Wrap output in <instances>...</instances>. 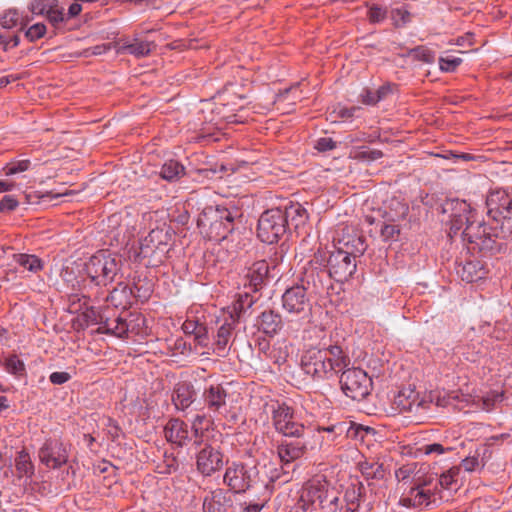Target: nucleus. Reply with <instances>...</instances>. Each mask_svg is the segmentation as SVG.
<instances>
[{
  "mask_svg": "<svg viewBox=\"0 0 512 512\" xmlns=\"http://www.w3.org/2000/svg\"><path fill=\"white\" fill-rule=\"evenodd\" d=\"M461 232L463 241L471 245L469 249L484 254H494L500 250V245L493 238L489 227L485 223H475L474 212L462 214L460 217L450 219V236Z\"/></svg>",
  "mask_w": 512,
  "mask_h": 512,
  "instance_id": "obj_1",
  "label": "nucleus"
},
{
  "mask_svg": "<svg viewBox=\"0 0 512 512\" xmlns=\"http://www.w3.org/2000/svg\"><path fill=\"white\" fill-rule=\"evenodd\" d=\"M487 215L492 223L487 224L491 235L505 239L512 235V189H495L486 197Z\"/></svg>",
  "mask_w": 512,
  "mask_h": 512,
  "instance_id": "obj_2",
  "label": "nucleus"
},
{
  "mask_svg": "<svg viewBox=\"0 0 512 512\" xmlns=\"http://www.w3.org/2000/svg\"><path fill=\"white\" fill-rule=\"evenodd\" d=\"M235 212L223 206H207L199 214L197 226L210 241H221L234 230Z\"/></svg>",
  "mask_w": 512,
  "mask_h": 512,
  "instance_id": "obj_3",
  "label": "nucleus"
},
{
  "mask_svg": "<svg viewBox=\"0 0 512 512\" xmlns=\"http://www.w3.org/2000/svg\"><path fill=\"white\" fill-rule=\"evenodd\" d=\"M223 483L234 494H242L266 484L260 479L258 467L240 461L227 462Z\"/></svg>",
  "mask_w": 512,
  "mask_h": 512,
  "instance_id": "obj_4",
  "label": "nucleus"
},
{
  "mask_svg": "<svg viewBox=\"0 0 512 512\" xmlns=\"http://www.w3.org/2000/svg\"><path fill=\"white\" fill-rule=\"evenodd\" d=\"M122 258L108 251H99L85 264V272L91 282L97 286L112 283L122 269Z\"/></svg>",
  "mask_w": 512,
  "mask_h": 512,
  "instance_id": "obj_5",
  "label": "nucleus"
},
{
  "mask_svg": "<svg viewBox=\"0 0 512 512\" xmlns=\"http://www.w3.org/2000/svg\"><path fill=\"white\" fill-rule=\"evenodd\" d=\"M171 234L169 229L155 228L140 242L138 256L148 259V264L156 266L162 263L169 252Z\"/></svg>",
  "mask_w": 512,
  "mask_h": 512,
  "instance_id": "obj_6",
  "label": "nucleus"
},
{
  "mask_svg": "<svg viewBox=\"0 0 512 512\" xmlns=\"http://www.w3.org/2000/svg\"><path fill=\"white\" fill-rule=\"evenodd\" d=\"M287 230L288 224L281 208L268 209L258 219L257 236L263 243H277Z\"/></svg>",
  "mask_w": 512,
  "mask_h": 512,
  "instance_id": "obj_7",
  "label": "nucleus"
},
{
  "mask_svg": "<svg viewBox=\"0 0 512 512\" xmlns=\"http://www.w3.org/2000/svg\"><path fill=\"white\" fill-rule=\"evenodd\" d=\"M272 425L284 437H301L306 435L307 428L299 422L292 407L286 403L272 406Z\"/></svg>",
  "mask_w": 512,
  "mask_h": 512,
  "instance_id": "obj_8",
  "label": "nucleus"
},
{
  "mask_svg": "<svg viewBox=\"0 0 512 512\" xmlns=\"http://www.w3.org/2000/svg\"><path fill=\"white\" fill-rule=\"evenodd\" d=\"M340 385L347 397L360 401L370 394L372 380L364 370L348 368L340 376Z\"/></svg>",
  "mask_w": 512,
  "mask_h": 512,
  "instance_id": "obj_9",
  "label": "nucleus"
},
{
  "mask_svg": "<svg viewBox=\"0 0 512 512\" xmlns=\"http://www.w3.org/2000/svg\"><path fill=\"white\" fill-rule=\"evenodd\" d=\"M69 452L70 444L65 443L61 437L51 436L39 448L38 458L47 468L58 469L68 462Z\"/></svg>",
  "mask_w": 512,
  "mask_h": 512,
  "instance_id": "obj_10",
  "label": "nucleus"
},
{
  "mask_svg": "<svg viewBox=\"0 0 512 512\" xmlns=\"http://www.w3.org/2000/svg\"><path fill=\"white\" fill-rule=\"evenodd\" d=\"M282 307L287 313L300 319L307 318L312 310L308 288L304 284H297L286 289L282 295Z\"/></svg>",
  "mask_w": 512,
  "mask_h": 512,
  "instance_id": "obj_11",
  "label": "nucleus"
},
{
  "mask_svg": "<svg viewBox=\"0 0 512 512\" xmlns=\"http://www.w3.org/2000/svg\"><path fill=\"white\" fill-rule=\"evenodd\" d=\"M254 302V299L248 292L239 295V299L234 305L235 315L231 314L230 321L226 320L217 331L215 346L219 355H223V352H225L235 324L240 318V314L245 311V306L246 308H250Z\"/></svg>",
  "mask_w": 512,
  "mask_h": 512,
  "instance_id": "obj_12",
  "label": "nucleus"
},
{
  "mask_svg": "<svg viewBox=\"0 0 512 512\" xmlns=\"http://www.w3.org/2000/svg\"><path fill=\"white\" fill-rule=\"evenodd\" d=\"M356 258L335 248L327 260L328 275L337 282L350 278L356 271Z\"/></svg>",
  "mask_w": 512,
  "mask_h": 512,
  "instance_id": "obj_13",
  "label": "nucleus"
},
{
  "mask_svg": "<svg viewBox=\"0 0 512 512\" xmlns=\"http://www.w3.org/2000/svg\"><path fill=\"white\" fill-rule=\"evenodd\" d=\"M224 466V454L220 447L205 444L196 455L197 470L204 476H211Z\"/></svg>",
  "mask_w": 512,
  "mask_h": 512,
  "instance_id": "obj_14",
  "label": "nucleus"
},
{
  "mask_svg": "<svg viewBox=\"0 0 512 512\" xmlns=\"http://www.w3.org/2000/svg\"><path fill=\"white\" fill-rule=\"evenodd\" d=\"M276 450L280 462L285 465L290 464L304 456L307 451V441L305 436L285 437L277 441Z\"/></svg>",
  "mask_w": 512,
  "mask_h": 512,
  "instance_id": "obj_15",
  "label": "nucleus"
},
{
  "mask_svg": "<svg viewBox=\"0 0 512 512\" xmlns=\"http://www.w3.org/2000/svg\"><path fill=\"white\" fill-rule=\"evenodd\" d=\"M430 402L420 398L419 393L413 389H404L394 398L393 406L399 413L418 414L429 408Z\"/></svg>",
  "mask_w": 512,
  "mask_h": 512,
  "instance_id": "obj_16",
  "label": "nucleus"
},
{
  "mask_svg": "<svg viewBox=\"0 0 512 512\" xmlns=\"http://www.w3.org/2000/svg\"><path fill=\"white\" fill-rule=\"evenodd\" d=\"M335 248L344 251L353 257H360L367 249L364 236L352 228L342 229V235L336 239Z\"/></svg>",
  "mask_w": 512,
  "mask_h": 512,
  "instance_id": "obj_17",
  "label": "nucleus"
},
{
  "mask_svg": "<svg viewBox=\"0 0 512 512\" xmlns=\"http://www.w3.org/2000/svg\"><path fill=\"white\" fill-rule=\"evenodd\" d=\"M227 396L221 384L210 385L203 392V401L210 412L223 415L227 412Z\"/></svg>",
  "mask_w": 512,
  "mask_h": 512,
  "instance_id": "obj_18",
  "label": "nucleus"
},
{
  "mask_svg": "<svg viewBox=\"0 0 512 512\" xmlns=\"http://www.w3.org/2000/svg\"><path fill=\"white\" fill-rule=\"evenodd\" d=\"M233 501L228 491L223 488L210 490L203 498V512H228Z\"/></svg>",
  "mask_w": 512,
  "mask_h": 512,
  "instance_id": "obj_19",
  "label": "nucleus"
},
{
  "mask_svg": "<svg viewBox=\"0 0 512 512\" xmlns=\"http://www.w3.org/2000/svg\"><path fill=\"white\" fill-rule=\"evenodd\" d=\"M321 430L329 434L328 440L330 441H335L342 435H346V437L351 439L363 440L364 434L368 431V428H364L350 421L323 427Z\"/></svg>",
  "mask_w": 512,
  "mask_h": 512,
  "instance_id": "obj_20",
  "label": "nucleus"
},
{
  "mask_svg": "<svg viewBox=\"0 0 512 512\" xmlns=\"http://www.w3.org/2000/svg\"><path fill=\"white\" fill-rule=\"evenodd\" d=\"M164 434L168 442L178 447H183L190 441L188 425L178 418H172L166 423Z\"/></svg>",
  "mask_w": 512,
  "mask_h": 512,
  "instance_id": "obj_21",
  "label": "nucleus"
},
{
  "mask_svg": "<svg viewBox=\"0 0 512 512\" xmlns=\"http://www.w3.org/2000/svg\"><path fill=\"white\" fill-rule=\"evenodd\" d=\"M269 274V264L266 260L254 262L245 275L244 286L249 287L251 291H259L267 279Z\"/></svg>",
  "mask_w": 512,
  "mask_h": 512,
  "instance_id": "obj_22",
  "label": "nucleus"
},
{
  "mask_svg": "<svg viewBox=\"0 0 512 512\" xmlns=\"http://www.w3.org/2000/svg\"><path fill=\"white\" fill-rule=\"evenodd\" d=\"M256 325L259 331L269 337H274L284 328V321L278 312L269 309L258 316Z\"/></svg>",
  "mask_w": 512,
  "mask_h": 512,
  "instance_id": "obj_23",
  "label": "nucleus"
},
{
  "mask_svg": "<svg viewBox=\"0 0 512 512\" xmlns=\"http://www.w3.org/2000/svg\"><path fill=\"white\" fill-rule=\"evenodd\" d=\"M432 495L431 491L426 489V484H416L402 494L399 503L407 508L428 506Z\"/></svg>",
  "mask_w": 512,
  "mask_h": 512,
  "instance_id": "obj_24",
  "label": "nucleus"
},
{
  "mask_svg": "<svg viewBox=\"0 0 512 512\" xmlns=\"http://www.w3.org/2000/svg\"><path fill=\"white\" fill-rule=\"evenodd\" d=\"M323 350L311 348L305 351L301 357V368L303 372L314 380H321Z\"/></svg>",
  "mask_w": 512,
  "mask_h": 512,
  "instance_id": "obj_25",
  "label": "nucleus"
},
{
  "mask_svg": "<svg viewBox=\"0 0 512 512\" xmlns=\"http://www.w3.org/2000/svg\"><path fill=\"white\" fill-rule=\"evenodd\" d=\"M196 392L189 381H180L174 386L172 402L178 410H186L195 401Z\"/></svg>",
  "mask_w": 512,
  "mask_h": 512,
  "instance_id": "obj_26",
  "label": "nucleus"
},
{
  "mask_svg": "<svg viewBox=\"0 0 512 512\" xmlns=\"http://www.w3.org/2000/svg\"><path fill=\"white\" fill-rule=\"evenodd\" d=\"M457 274L463 281L472 283L484 278L487 269L481 260L470 259L458 265Z\"/></svg>",
  "mask_w": 512,
  "mask_h": 512,
  "instance_id": "obj_27",
  "label": "nucleus"
},
{
  "mask_svg": "<svg viewBox=\"0 0 512 512\" xmlns=\"http://www.w3.org/2000/svg\"><path fill=\"white\" fill-rule=\"evenodd\" d=\"M325 484L307 485L301 494L298 505L305 509L306 512H317V506L321 504L320 498L323 495Z\"/></svg>",
  "mask_w": 512,
  "mask_h": 512,
  "instance_id": "obj_28",
  "label": "nucleus"
},
{
  "mask_svg": "<svg viewBox=\"0 0 512 512\" xmlns=\"http://www.w3.org/2000/svg\"><path fill=\"white\" fill-rule=\"evenodd\" d=\"M95 324H98V333L115 335L122 338L128 332V324L125 319L116 317L115 319H109L105 315H98L94 319Z\"/></svg>",
  "mask_w": 512,
  "mask_h": 512,
  "instance_id": "obj_29",
  "label": "nucleus"
},
{
  "mask_svg": "<svg viewBox=\"0 0 512 512\" xmlns=\"http://www.w3.org/2000/svg\"><path fill=\"white\" fill-rule=\"evenodd\" d=\"M282 213L284 214L288 228L291 226L295 230L303 227L309 218L307 210L298 202L286 206L282 209Z\"/></svg>",
  "mask_w": 512,
  "mask_h": 512,
  "instance_id": "obj_30",
  "label": "nucleus"
},
{
  "mask_svg": "<svg viewBox=\"0 0 512 512\" xmlns=\"http://www.w3.org/2000/svg\"><path fill=\"white\" fill-rule=\"evenodd\" d=\"M133 293L134 289L123 282H119L105 297V301L110 302L114 307L126 308L132 305Z\"/></svg>",
  "mask_w": 512,
  "mask_h": 512,
  "instance_id": "obj_31",
  "label": "nucleus"
},
{
  "mask_svg": "<svg viewBox=\"0 0 512 512\" xmlns=\"http://www.w3.org/2000/svg\"><path fill=\"white\" fill-rule=\"evenodd\" d=\"M459 353L469 362L475 363L488 355V346L477 338L459 348Z\"/></svg>",
  "mask_w": 512,
  "mask_h": 512,
  "instance_id": "obj_32",
  "label": "nucleus"
},
{
  "mask_svg": "<svg viewBox=\"0 0 512 512\" xmlns=\"http://www.w3.org/2000/svg\"><path fill=\"white\" fill-rule=\"evenodd\" d=\"M329 277L326 270H317L316 268L309 269L305 272L304 277L301 280V284H304L308 288V294L320 293L324 288V280Z\"/></svg>",
  "mask_w": 512,
  "mask_h": 512,
  "instance_id": "obj_33",
  "label": "nucleus"
},
{
  "mask_svg": "<svg viewBox=\"0 0 512 512\" xmlns=\"http://www.w3.org/2000/svg\"><path fill=\"white\" fill-rule=\"evenodd\" d=\"M151 46V42L142 41L135 38L132 41H124L123 44L117 48V53H128L137 58H141L150 54Z\"/></svg>",
  "mask_w": 512,
  "mask_h": 512,
  "instance_id": "obj_34",
  "label": "nucleus"
},
{
  "mask_svg": "<svg viewBox=\"0 0 512 512\" xmlns=\"http://www.w3.org/2000/svg\"><path fill=\"white\" fill-rule=\"evenodd\" d=\"M472 208L465 200L448 199L442 205V212L449 218L460 217L462 214H471Z\"/></svg>",
  "mask_w": 512,
  "mask_h": 512,
  "instance_id": "obj_35",
  "label": "nucleus"
},
{
  "mask_svg": "<svg viewBox=\"0 0 512 512\" xmlns=\"http://www.w3.org/2000/svg\"><path fill=\"white\" fill-rule=\"evenodd\" d=\"M15 468L19 478H31L34 475L35 468L29 453L22 449L15 458Z\"/></svg>",
  "mask_w": 512,
  "mask_h": 512,
  "instance_id": "obj_36",
  "label": "nucleus"
},
{
  "mask_svg": "<svg viewBox=\"0 0 512 512\" xmlns=\"http://www.w3.org/2000/svg\"><path fill=\"white\" fill-rule=\"evenodd\" d=\"M185 175L184 166L177 160H167L161 167L160 176L162 179L173 182Z\"/></svg>",
  "mask_w": 512,
  "mask_h": 512,
  "instance_id": "obj_37",
  "label": "nucleus"
},
{
  "mask_svg": "<svg viewBox=\"0 0 512 512\" xmlns=\"http://www.w3.org/2000/svg\"><path fill=\"white\" fill-rule=\"evenodd\" d=\"M15 259L20 266L33 273L41 271L44 267L43 261L36 255L18 254Z\"/></svg>",
  "mask_w": 512,
  "mask_h": 512,
  "instance_id": "obj_38",
  "label": "nucleus"
},
{
  "mask_svg": "<svg viewBox=\"0 0 512 512\" xmlns=\"http://www.w3.org/2000/svg\"><path fill=\"white\" fill-rule=\"evenodd\" d=\"M272 495V488L270 484H263L262 490L259 493L258 500L256 503H249L244 507L241 512H260L267 502L270 500Z\"/></svg>",
  "mask_w": 512,
  "mask_h": 512,
  "instance_id": "obj_39",
  "label": "nucleus"
},
{
  "mask_svg": "<svg viewBox=\"0 0 512 512\" xmlns=\"http://www.w3.org/2000/svg\"><path fill=\"white\" fill-rule=\"evenodd\" d=\"M326 351L329 353L330 359L335 366H338L339 369H344L350 365L349 356L343 351V349L338 345H330Z\"/></svg>",
  "mask_w": 512,
  "mask_h": 512,
  "instance_id": "obj_40",
  "label": "nucleus"
},
{
  "mask_svg": "<svg viewBox=\"0 0 512 512\" xmlns=\"http://www.w3.org/2000/svg\"><path fill=\"white\" fill-rule=\"evenodd\" d=\"M361 473L366 478H381L383 477V465L376 461H361L358 464Z\"/></svg>",
  "mask_w": 512,
  "mask_h": 512,
  "instance_id": "obj_41",
  "label": "nucleus"
},
{
  "mask_svg": "<svg viewBox=\"0 0 512 512\" xmlns=\"http://www.w3.org/2000/svg\"><path fill=\"white\" fill-rule=\"evenodd\" d=\"M4 368L8 373L17 377H21L26 374L25 364L17 355L8 356L5 359Z\"/></svg>",
  "mask_w": 512,
  "mask_h": 512,
  "instance_id": "obj_42",
  "label": "nucleus"
},
{
  "mask_svg": "<svg viewBox=\"0 0 512 512\" xmlns=\"http://www.w3.org/2000/svg\"><path fill=\"white\" fill-rule=\"evenodd\" d=\"M401 229L398 224L386 223L380 230V236L384 242H396L400 238Z\"/></svg>",
  "mask_w": 512,
  "mask_h": 512,
  "instance_id": "obj_43",
  "label": "nucleus"
},
{
  "mask_svg": "<svg viewBox=\"0 0 512 512\" xmlns=\"http://www.w3.org/2000/svg\"><path fill=\"white\" fill-rule=\"evenodd\" d=\"M57 2L58 0H33L29 8L33 14L46 15L57 6Z\"/></svg>",
  "mask_w": 512,
  "mask_h": 512,
  "instance_id": "obj_44",
  "label": "nucleus"
},
{
  "mask_svg": "<svg viewBox=\"0 0 512 512\" xmlns=\"http://www.w3.org/2000/svg\"><path fill=\"white\" fill-rule=\"evenodd\" d=\"M391 20L395 27L400 28L411 21V14L404 7H397L391 10Z\"/></svg>",
  "mask_w": 512,
  "mask_h": 512,
  "instance_id": "obj_45",
  "label": "nucleus"
},
{
  "mask_svg": "<svg viewBox=\"0 0 512 512\" xmlns=\"http://www.w3.org/2000/svg\"><path fill=\"white\" fill-rule=\"evenodd\" d=\"M357 160H367L374 161L383 157V152L378 149H370L368 147L362 146L354 151V156Z\"/></svg>",
  "mask_w": 512,
  "mask_h": 512,
  "instance_id": "obj_46",
  "label": "nucleus"
},
{
  "mask_svg": "<svg viewBox=\"0 0 512 512\" xmlns=\"http://www.w3.org/2000/svg\"><path fill=\"white\" fill-rule=\"evenodd\" d=\"M409 54L415 59L431 64L435 61V54L425 46H418L410 50Z\"/></svg>",
  "mask_w": 512,
  "mask_h": 512,
  "instance_id": "obj_47",
  "label": "nucleus"
},
{
  "mask_svg": "<svg viewBox=\"0 0 512 512\" xmlns=\"http://www.w3.org/2000/svg\"><path fill=\"white\" fill-rule=\"evenodd\" d=\"M460 472L461 468L454 466L446 472L442 473L439 478L440 485L445 489L451 488V486L457 482Z\"/></svg>",
  "mask_w": 512,
  "mask_h": 512,
  "instance_id": "obj_48",
  "label": "nucleus"
},
{
  "mask_svg": "<svg viewBox=\"0 0 512 512\" xmlns=\"http://www.w3.org/2000/svg\"><path fill=\"white\" fill-rule=\"evenodd\" d=\"M30 161L29 160H20L16 162H12L7 164L3 168V172L6 176L15 175L24 171H27L30 167Z\"/></svg>",
  "mask_w": 512,
  "mask_h": 512,
  "instance_id": "obj_49",
  "label": "nucleus"
},
{
  "mask_svg": "<svg viewBox=\"0 0 512 512\" xmlns=\"http://www.w3.org/2000/svg\"><path fill=\"white\" fill-rule=\"evenodd\" d=\"M462 63L459 57L448 55L439 58V67L444 72H453Z\"/></svg>",
  "mask_w": 512,
  "mask_h": 512,
  "instance_id": "obj_50",
  "label": "nucleus"
},
{
  "mask_svg": "<svg viewBox=\"0 0 512 512\" xmlns=\"http://www.w3.org/2000/svg\"><path fill=\"white\" fill-rule=\"evenodd\" d=\"M392 205H395L396 211H395V213H392V210H391L390 212L387 213L389 220L392 222H395V221H398L401 219H405L409 212L408 205L405 203H402L400 201H397V200L392 201L391 206Z\"/></svg>",
  "mask_w": 512,
  "mask_h": 512,
  "instance_id": "obj_51",
  "label": "nucleus"
},
{
  "mask_svg": "<svg viewBox=\"0 0 512 512\" xmlns=\"http://www.w3.org/2000/svg\"><path fill=\"white\" fill-rule=\"evenodd\" d=\"M46 31L47 29L45 24L36 23L26 30L25 36L30 42H34L42 38L45 35Z\"/></svg>",
  "mask_w": 512,
  "mask_h": 512,
  "instance_id": "obj_52",
  "label": "nucleus"
},
{
  "mask_svg": "<svg viewBox=\"0 0 512 512\" xmlns=\"http://www.w3.org/2000/svg\"><path fill=\"white\" fill-rule=\"evenodd\" d=\"M20 16L16 10L6 11L0 19V24L5 29H11L15 27L19 22Z\"/></svg>",
  "mask_w": 512,
  "mask_h": 512,
  "instance_id": "obj_53",
  "label": "nucleus"
},
{
  "mask_svg": "<svg viewBox=\"0 0 512 512\" xmlns=\"http://www.w3.org/2000/svg\"><path fill=\"white\" fill-rule=\"evenodd\" d=\"M321 366H322V370H323L322 374H321V379L328 378L329 376H332L333 373L341 370V369H339L338 366H335L334 363L330 359H328V357L326 356V353L324 351H323Z\"/></svg>",
  "mask_w": 512,
  "mask_h": 512,
  "instance_id": "obj_54",
  "label": "nucleus"
},
{
  "mask_svg": "<svg viewBox=\"0 0 512 512\" xmlns=\"http://www.w3.org/2000/svg\"><path fill=\"white\" fill-rule=\"evenodd\" d=\"M19 206L18 199L13 195H5L0 200V213L14 211Z\"/></svg>",
  "mask_w": 512,
  "mask_h": 512,
  "instance_id": "obj_55",
  "label": "nucleus"
},
{
  "mask_svg": "<svg viewBox=\"0 0 512 512\" xmlns=\"http://www.w3.org/2000/svg\"><path fill=\"white\" fill-rule=\"evenodd\" d=\"M63 8L59 7L57 4L56 7H53L51 11H49L45 16L49 20V22L56 28L59 24H61L65 20V15L63 12Z\"/></svg>",
  "mask_w": 512,
  "mask_h": 512,
  "instance_id": "obj_56",
  "label": "nucleus"
},
{
  "mask_svg": "<svg viewBox=\"0 0 512 512\" xmlns=\"http://www.w3.org/2000/svg\"><path fill=\"white\" fill-rule=\"evenodd\" d=\"M194 340L200 346H207L208 344V329L204 323H199L198 327L193 333Z\"/></svg>",
  "mask_w": 512,
  "mask_h": 512,
  "instance_id": "obj_57",
  "label": "nucleus"
},
{
  "mask_svg": "<svg viewBox=\"0 0 512 512\" xmlns=\"http://www.w3.org/2000/svg\"><path fill=\"white\" fill-rule=\"evenodd\" d=\"M386 10L379 5H373L368 11L370 22L379 23L386 18Z\"/></svg>",
  "mask_w": 512,
  "mask_h": 512,
  "instance_id": "obj_58",
  "label": "nucleus"
},
{
  "mask_svg": "<svg viewBox=\"0 0 512 512\" xmlns=\"http://www.w3.org/2000/svg\"><path fill=\"white\" fill-rule=\"evenodd\" d=\"M336 147L335 141L330 137H322L316 141L315 148L320 152L333 150Z\"/></svg>",
  "mask_w": 512,
  "mask_h": 512,
  "instance_id": "obj_59",
  "label": "nucleus"
},
{
  "mask_svg": "<svg viewBox=\"0 0 512 512\" xmlns=\"http://www.w3.org/2000/svg\"><path fill=\"white\" fill-rule=\"evenodd\" d=\"M71 379V375L68 372H53L49 376V380L54 385H61L68 382Z\"/></svg>",
  "mask_w": 512,
  "mask_h": 512,
  "instance_id": "obj_60",
  "label": "nucleus"
},
{
  "mask_svg": "<svg viewBox=\"0 0 512 512\" xmlns=\"http://www.w3.org/2000/svg\"><path fill=\"white\" fill-rule=\"evenodd\" d=\"M131 288L134 289L133 298H139L142 302L149 299L151 293L150 288L143 289L139 283H134L133 287Z\"/></svg>",
  "mask_w": 512,
  "mask_h": 512,
  "instance_id": "obj_61",
  "label": "nucleus"
},
{
  "mask_svg": "<svg viewBox=\"0 0 512 512\" xmlns=\"http://www.w3.org/2000/svg\"><path fill=\"white\" fill-rule=\"evenodd\" d=\"M360 488H348L345 492L346 503H360L361 501Z\"/></svg>",
  "mask_w": 512,
  "mask_h": 512,
  "instance_id": "obj_62",
  "label": "nucleus"
},
{
  "mask_svg": "<svg viewBox=\"0 0 512 512\" xmlns=\"http://www.w3.org/2000/svg\"><path fill=\"white\" fill-rule=\"evenodd\" d=\"M479 466V460L477 457H466L462 460L460 468H463L467 472H473Z\"/></svg>",
  "mask_w": 512,
  "mask_h": 512,
  "instance_id": "obj_63",
  "label": "nucleus"
},
{
  "mask_svg": "<svg viewBox=\"0 0 512 512\" xmlns=\"http://www.w3.org/2000/svg\"><path fill=\"white\" fill-rule=\"evenodd\" d=\"M374 91L368 88L363 89L360 94L361 102L365 105H376L377 101L375 100L376 94H374Z\"/></svg>",
  "mask_w": 512,
  "mask_h": 512,
  "instance_id": "obj_64",
  "label": "nucleus"
}]
</instances>
